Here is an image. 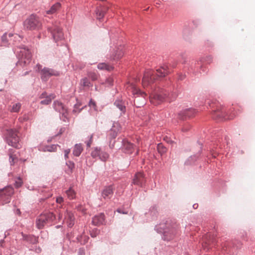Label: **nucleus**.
Listing matches in <instances>:
<instances>
[{"instance_id":"64","label":"nucleus","mask_w":255,"mask_h":255,"mask_svg":"<svg viewBox=\"0 0 255 255\" xmlns=\"http://www.w3.org/2000/svg\"><path fill=\"white\" fill-rule=\"evenodd\" d=\"M16 213L18 214V215H20V211L19 209H17L16 211Z\"/></svg>"},{"instance_id":"3","label":"nucleus","mask_w":255,"mask_h":255,"mask_svg":"<svg viewBox=\"0 0 255 255\" xmlns=\"http://www.w3.org/2000/svg\"><path fill=\"white\" fill-rule=\"evenodd\" d=\"M169 73V67L166 65L160 67L156 71L147 70L143 76L142 84L143 86H148L153 83L158 78L164 77Z\"/></svg>"},{"instance_id":"19","label":"nucleus","mask_w":255,"mask_h":255,"mask_svg":"<svg viewBox=\"0 0 255 255\" xmlns=\"http://www.w3.org/2000/svg\"><path fill=\"white\" fill-rule=\"evenodd\" d=\"M121 148L124 152L131 154L133 150L134 145L127 139H124L122 140V146Z\"/></svg>"},{"instance_id":"23","label":"nucleus","mask_w":255,"mask_h":255,"mask_svg":"<svg viewBox=\"0 0 255 255\" xmlns=\"http://www.w3.org/2000/svg\"><path fill=\"white\" fill-rule=\"evenodd\" d=\"M55 95L54 94H51L49 95H47V93L46 92H43L41 94V95L40 96V99H45L42 100L40 101V104L42 105H48L51 102L52 99H54Z\"/></svg>"},{"instance_id":"50","label":"nucleus","mask_w":255,"mask_h":255,"mask_svg":"<svg viewBox=\"0 0 255 255\" xmlns=\"http://www.w3.org/2000/svg\"><path fill=\"white\" fill-rule=\"evenodd\" d=\"M116 211L120 214H127L128 213V212L126 211L123 208H118L117 209Z\"/></svg>"},{"instance_id":"54","label":"nucleus","mask_w":255,"mask_h":255,"mask_svg":"<svg viewBox=\"0 0 255 255\" xmlns=\"http://www.w3.org/2000/svg\"><path fill=\"white\" fill-rule=\"evenodd\" d=\"M63 202V198L62 197H58L56 198V202L59 204H61Z\"/></svg>"},{"instance_id":"5","label":"nucleus","mask_w":255,"mask_h":255,"mask_svg":"<svg viewBox=\"0 0 255 255\" xmlns=\"http://www.w3.org/2000/svg\"><path fill=\"white\" fill-rule=\"evenodd\" d=\"M41 26L42 23L39 18L33 14L28 16L23 22V26L27 30H38Z\"/></svg>"},{"instance_id":"22","label":"nucleus","mask_w":255,"mask_h":255,"mask_svg":"<svg viewBox=\"0 0 255 255\" xmlns=\"http://www.w3.org/2000/svg\"><path fill=\"white\" fill-rule=\"evenodd\" d=\"M105 217L104 213L95 215L92 219V224L95 226H100L105 223Z\"/></svg>"},{"instance_id":"20","label":"nucleus","mask_w":255,"mask_h":255,"mask_svg":"<svg viewBox=\"0 0 255 255\" xmlns=\"http://www.w3.org/2000/svg\"><path fill=\"white\" fill-rule=\"evenodd\" d=\"M196 113L195 110L193 108L186 109L182 110L179 114V118L183 120L186 118H190Z\"/></svg>"},{"instance_id":"34","label":"nucleus","mask_w":255,"mask_h":255,"mask_svg":"<svg viewBox=\"0 0 255 255\" xmlns=\"http://www.w3.org/2000/svg\"><path fill=\"white\" fill-rule=\"evenodd\" d=\"M66 165L68 169L65 170V172L68 175H70L72 173L73 170L75 167V164L73 161H68L66 162Z\"/></svg>"},{"instance_id":"38","label":"nucleus","mask_w":255,"mask_h":255,"mask_svg":"<svg viewBox=\"0 0 255 255\" xmlns=\"http://www.w3.org/2000/svg\"><path fill=\"white\" fill-rule=\"evenodd\" d=\"M157 149L158 152L161 155H162L164 153H166L167 151L166 148L161 143H159L157 144Z\"/></svg>"},{"instance_id":"18","label":"nucleus","mask_w":255,"mask_h":255,"mask_svg":"<svg viewBox=\"0 0 255 255\" xmlns=\"http://www.w3.org/2000/svg\"><path fill=\"white\" fill-rule=\"evenodd\" d=\"M233 244L230 242H222L221 244V248L223 253H226L227 254H234L235 251V247H232Z\"/></svg>"},{"instance_id":"58","label":"nucleus","mask_w":255,"mask_h":255,"mask_svg":"<svg viewBox=\"0 0 255 255\" xmlns=\"http://www.w3.org/2000/svg\"><path fill=\"white\" fill-rule=\"evenodd\" d=\"M164 139L168 143H172L173 142V141L171 140V139H168V138L166 136L165 137H164Z\"/></svg>"},{"instance_id":"60","label":"nucleus","mask_w":255,"mask_h":255,"mask_svg":"<svg viewBox=\"0 0 255 255\" xmlns=\"http://www.w3.org/2000/svg\"><path fill=\"white\" fill-rule=\"evenodd\" d=\"M4 242V239H2L0 241V246L1 247H3V243Z\"/></svg>"},{"instance_id":"63","label":"nucleus","mask_w":255,"mask_h":255,"mask_svg":"<svg viewBox=\"0 0 255 255\" xmlns=\"http://www.w3.org/2000/svg\"><path fill=\"white\" fill-rule=\"evenodd\" d=\"M198 206V204H194L193 205V207L194 209H197Z\"/></svg>"},{"instance_id":"53","label":"nucleus","mask_w":255,"mask_h":255,"mask_svg":"<svg viewBox=\"0 0 255 255\" xmlns=\"http://www.w3.org/2000/svg\"><path fill=\"white\" fill-rule=\"evenodd\" d=\"M70 152V149H67L64 150V158L66 160L68 158V154H69Z\"/></svg>"},{"instance_id":"27","label":"nucleus","mask_w":255,"mask_h":255,"mask_svg":"<svg viewBox=\"0 0 255 255\" xmlns=\"http://www.w3.org/2000/svg\"><path fill=\"white\" fill-rule=\"evenodd\" d=\"M53 106L55 110L60 114L67 110L63 104L58 101H54Z\"/></svg>"},{"instance_id":"62","label":"nucleus","mask_w":255,"mask_h":255,"mask_svg":"<svg viewBox=\"0 0 255 255\" xmlns=\"http://www.w3.org/2000/svg\"><path fill=\"white\" fill-rule=\"evenodd\" d=\"M41 250L39 247L36 248L35 249V252L37 253H39L41 252Z\"/></svg>"},{"instance_id":"10","label":"nucleus","mask_w":255,"mask_h":255,"mask_svg":"<svg viewBox=\"0 0 255 255\" xmlns=\"http://www.w3.org/2000/svg\"><path fill=\"white\" fill-rule=\"evenodd\" d=\"M59 24V22H55L51 27L48 28V31L50 32L54 40L56 43L64 39L62 29Z\"/></svg>"},{"instance_id":"8","label":"nucleus","mask_w":255,"mask_h":255,"mask_svg":"<svg viewBox=\"0 0 255 255\" xmlns=\"http://www.w3.org/2000/svg\"><path fill=\"white\" fill-rule=\"evenodd\" d=\"M132 92L134 96V105L137 108L143 106L146 103V94L141 92L134 86L132 87Z\"/></svg>"},{"instance_id":"57","label":"nucleus","mask_w":255,"mask_h":255,"mask_svg":"<svg viewBox=\"0 0 255 255\" xmlns=\"http://www.w3.org/2000/svg\"><path fill=\"white\" fill-rule=\"evenodd\" d=\"M14 158L12 157L11 155H9V162L10 163L11 165H12L14 164Z\"/></svg>"},{"instance_id":"33","label":"nucleus","mask_w":255,"mask_h":255,"mask_svg":"<svg viewBox=\"0 0 255 255\" xmlns=\"http://www.w3.org/2000/svg\"><path fill=\"white\" fill-rule=\"evenodd\" d=\"M82 150L83 148L81 144L80 143L76 144L73 150V154L75 156L78 157L81 154Z\"/></svg>"},{"instance_id":"41","label":"nucleus","mask_w":255,"mask_h":255,"mask_svg":"<svg viewBox=\"0 0 255 255\" xmlns=\"http://www.w3.org/2000/svg\"><path fill=\"white\" fill-rule=\"evenodd\" d=\"M149 214L154 218L156 217L157 214V207L156 206L151 207L149 211Z\"/></svg>"},{"instance_id":"9","label":"nucleus","mask_w":255,"mask_h":255,"mask_svg":"<svg viewBox=\"0 0 255 255\" xmlns=\"http://www.w3.org/2000/svg\"><path fill=\"white\" fill-rule=\"evenodd\" d=\"M218 241L215 237L211 234L205 235L202 240V247L203 250L205 251H209L212 250L216 245Z\"/></svg>"},{"instance_id":"45","label":"nucleus","mask_w":255,"mask_h":255,"mask_svg":"<svg viewBox=\"0 0 255 255\" xmlns=\"http://www.w3.org/2000/svg\"><path fill=\"white\" fill-rule=\"evenodd\" d=\"M100 233V231L97 228H95L90 231V234L92 238L96 237Z\"/></svg>"},{"instance_id":"26","label":"nucleus","mask_w":255,"mask_h":255,"mask_svg":"<svg viewBox=\"0 0 255 255\" xmlns=\"http://www.w3.org/2000/svg\"><path fill=\"white\" fill-rule=\"evenodd\" d=\"M107 10V7L103 6H100L96 8V10L95 11L96 14L97 16V18L99 20L102 19L104 16V15Z\"/></svg>"},{"instance_id":"17","label":"nucleus","mask_w":255,"mask_h":255,"mask_svg":"<svg viewBox=\"0 0 255 255\" xmlns=\"http://www.w3.org/2000/svg\"><path fill=\"white\" fill-rule=\"evenodd\" d=\"M64 220L67 225L68 227L72 228L75 224V217L74 214L70 211L66 210L64 214Z\"/></svg>"},{"instance_id":"42","label":"nucleus","mask_w":255,"mask_h":255,"mask_svg":"<svg viewBox=\"0 0 255 255\" xmlns=\"http://www.w3.org/2000/svg\"><path fill=\"white\" fill-rule=\"evenodd\" d=\"M88 76L92 81H96L98 79V75L94 72H89L88 73Z\"/></svg>"},{"instance_id":"21","label":"nucleus","mask_w":255,"mask_h":255,"mask_svg":"<svg viewBox=\"0 0 255 255\" xmlns=\"http://www.w3.org/2000/svg\"><path fill=\"white\" fill-rule=\"evenodd\" d=\"M144 182L145 179L142 173L138 172L135 174L133 179V184L142 187L143 186Z\"/></svg>"},{"instance_id":"44","label":"nucleus","mask_w":255,"mask_h":255,"mask_svg":"<svg viewBox=\"0 0 255 255\" xmlns=\"http://www.w3.org/2000/svg\"><path fill=\"white\" fill-rule=\"evenodd\" d=\"M80 104H76L74 105V109L73 110L72 112L74 114H77L81 112V111L83 109V107L80 108Z\"/></svg>"},{"instance_id":"6","label":"nucleus","mask_w":255,"mask_h":255,"mask_svg":"<svg viewBox=\"0 0 255 255\" xmlns=\"http://www.w3.org/2000/svg\"><path fill=\"white\" fill-rule=\"evenodd\" d=\"M55 219V215L51 212L41 214L36 220V227L38 229H41L45 225L51 224Z\"/></svg>"},{"instance_id":"1","label":"nucleus","mask_w":255,"mask_h":255,"mask_svg":"<svg viewBox=\"0 0 255 255\" xmlns=\"http://www.w3.org/2000/svg\"><path fill=\"white\" fill-rule=\"evenodd\" d=\"M178 225L171 220L161 222L155 226V230L162 234L161 238L163 240L170 241L174 239L178 233Z\"/></svg>"},{"instance_id":"37","label":"nucleus","mask_w":255,"mask_h":255,"mask_svg":"<svg viewBox=\"0 0 255 255\" xmlns=\"http://www.w3.org/2000/svg\"><path fill=\"white\" fill-rule=\"evenodd\" d=\"M101 149L98 147H96L94 148V149L91 152V155L93 158H96L97 157L99 158L100 156V154L101 153Z\"/></svg>"},{"instance_id":"49","label":"nucleus","mask_w":255,"mask_h":255,"mask_svg":"<svg viewBox=\"0 0 255 255\" xmlns=\"http://www.w3.org/2000/svg\"><path fill=\"white\" fill-rule=\"evenodd\" d=\"M89 105L90 107L93 108L95 110H96V104L95 101L91 99L89 103Z\"/></svg>"},{"instance_id":"12","label":"nucleus","mask_w":255,"mask_h":255,"mask_svg":"<svg viewBox=\"0 0 255 255\" xmlns=\"http://www.w3.org/2000/svg\"><path fill=\"white\" fill-rule=\"evenodd\" d=\"M209 106L212 109L213 117L221 119L224 117L225 112L222 110L221 104L217 101H212L209 103Z\"/></svg>"},{"instance_id":"46","label":"nucleus","mask_w":255,"mask_h":255,"mask_svg":"<svg viewBox=\"0 0 255 255\" xmlns=\"http://www.w3.org/2000/svg\"><path fill=\"white\" fill-rule=\"evenodd\" d=\"M60 114L61 115H61L60 116V118L61 120H62L64 122H66L68 119L67 111L66 110L65 111H64L63 112L60 113Z\"/></svg>"},{"instance_id":"43","label":"nucleus","mask_w":255,"mask_h":255,"mask_svg":"<svg viewBox=\"0 0 255 255\" xmlns=\"http://www.w3.org/2000/svg\"><path fill=\"white\" fill-rule=\"evenodd\" d=\"M197 156L195 155L191 156L185 161V164L186 165L191 164L193 162H195L197 160Z\"/></svg>"},{"instance_id":"2","label":"nucleus","mask_w":255,"mask_h":255,"mask_svg":"<svg viewBox=\"0 0 255 255\" xmlns=\"http://www.w3.org/2000/svg\"><path fill=\"white\" fill-rule=\"evenodd\" d=\"M172 88H158L154 91L150 96V102L155 105H158L166 100L169 101L174 100L177 95L172 92Z\"/></svg>"},{"instance_id":"61","label":"nucleus","mask_w":255,"mask_h":255,"mask_svg":"<svg viewBox=\"0 0 255 255\" xmlns=\"http://www.w3.org/2000/svg\"><path fill=\"white\" fill-rule=\"evenodd\" d=\"M212 57L211 56H209L207 57L206 61L208 62H210L211 61Z\"/></svg>"},{"instance_id":"55","label":"nucleus","mask_w":255,"mask_h":255,"mask_svg":"<svg viewBox=\"0 0 255 255\" xmlns=\"http://www.w3.org/2000/svg\"><path fill=\"white\" fill-rule=\"evenodd\" d=\"M190 128V125H186V126H185L184 127H183L182 128V131H188L189 130Z\"/></svg>"},{"instance_id":"16","label":"nucleus","mask_w":255,"mask_h":255,"mask_svg":"<svg viewBox=\"0 0 255 255\" xmlns=\"http://www.w3.org/2000/svg\"><path fill=\"white\" fill-rule=\"evenodd\" d=\"M115 188L113 185L105 186L101 192V196L105 200L110 199L113 195Z\"/></svg>"},{"instance_id":"30","label":"nucleus","mask_w":255,"mask_h":255,"mask_svg":"<svg viewBox=\"0 0 255 255\" xmlns=\"http://www.w3.org/2000/svg\"><path fill=\"white\" fill-rule=\"evenodd\" d=\"M119 131V124L118 123H114L113 127L110 130L109 135L112 138H115L117 136Z\"/></svg>"},{"instance_id":"35","label":"nucleus","mask_w":255,"mask_h":255,"mask_svg":"<svg viewBox=\"0 0 255 255\" xmlns=\"http://www.w3.org/2000/svg\"><path fill=\"white\" fill-rule=\"evenodd\" d=\"M66 193L67 197L70 200H72L76 197V193L72 188H70L68 190H67L66 191Z\"/></svg>"},{"instance_id":"29","label":"nucleus","mask_w":255,"mask_h":255,"mask_svg":"<svg viewBox=\"0 0 255 255\" xmlns=\"http://www.w3.org/2000/svg\"><path fill=\"white\" fill-rule=\"evenodd\" d=\"M97 68L99 70H106L108 71H111L114 69V67L113 65L105 62L100 63L98 64L97 65Z\"/></svg>"},{"instance_id":"13","label":"nucleus","mask_w":255,"mask_h":255,"mask_svg":"<svg viewBox=\"0 0 255 255\" xmlns=\"http://www.w3.org/2000/svg\"><path fill=\"white\" fill-rule=\"evenodd\" d=\"M14 193L13 188L11 186H7L0 189V200L2 204L10 202V198Z\"/></svg>"},{"instance_id":"32","label":"nucleus","mask_w":255,"mask_h":255,"mask_svg":"<svg viewBox=\"0 0 255 255\" xmlns=\"http://www.w3.org/2000/svg\"><path fill=\"white\" fill-rule=\"evenodd\" d=\"M61 7V4L59 2H56L54 4H53L49 10L46 11V13L47 14H53L55 13Z\"/></svg>"},{"instance_id":"15","label":"nucleus","mask_w":255,"mask_h":255,"mask_svg":"<svg viewBox=\"0 0 255 255\" xmlns=\"http://www.w3.org/2000/svg\"><path fill=\"white\" fill-rule=\"evenodd\" d=\"M13 36H14V39H21L20 36L18 34H13L11 33H9L8 34H7V33H5L1 37V42L0 46H8L9 44V42L12 40V37Z\"/></svg>"},{"instance_id":"4","label":"nucleus","mask_w":255,"mask_h":255,"mask_svg":"<svg viewBox=\"0 0 255 255\" xmlns=\"http://www.w3.org/2000/svg\"><path fill=\"white\" fill-rule=\"evenodd\" d=\"M36 71L40 75V78L42 82H47L51 76H58L60 72L54 69L44 67L42 68V65L37 64L36 66Z\"/></svg>"},{"instance_id":"56","label":"nucleus","mask_w":255,"mask_h":255,"mask_svg":"<svg viewBox=\"0 0 255 255\" xmlns=\"http://www.w3.org/2000/svg\"><path fill=\"white\" fill-rule=\"evenodd\" d=\"M64 131H65V128H61L60 129L58 133L56 134V135H59L61 134L62 133H63L64 132Z\"/></svg>"},{"instance_id":"59","label":"nucleus","mask_w":255,"mask_h":255,"mask_svg":"<svg viewBox=\"0 0 255 255\" xmlns=\"http://www.w3.org/2000/svg\"><path fill=\"white\" fill-rule=\"evenodd\" d=\"M185 78V75L181 74L178 76V79L180 80H183Z\"/></svg>"},{"instance_id":"11","label":"nucleus","mask_w":255,"mask_h":255,"mask_svg":"<svg viewBox=\"0 0 255 255\" xmlns=\"http://www.w3.org/2000/svg\"><path fill=\"white\" fill-rule=\"evenodd\" d=\"M123 55V47L122 46H115V48L111 46L110 53L107 55V58L111 61L116 62L120 59Z\"/></svg>"},{"instance_id":"7","label":"nucleus","mask_w":255,"mask_h":255,"mask_svg":"<svg viewBox=\"0 0 255 255\" xmlns=\"http://www.w3.org/2000/svg\"><path fill=\"white\" fill-rule=\"evenodd\" d=\"M17 130L15 129H8L5 133V138L7 144L16 148H19V137L17 134Z\"/></svg>"},{"instance_id":"52","label":"nucleus","mask_w":255,"mask_h":255,"mask_svg":"<svg viewBox=\"0 0 255 255\" xmlns=\"http://www.w3.org/2000/svg\"><path fill=\"white\" fill-rule=\"evenodd\" d=\"M92 138H93V135H91L89 140L86 142V145H87V147H90L91 146V144L92 142Z\"/></svg>"},{"instance_id":"40","label":"nucleus","mask_w":255,"mask_h":255,"mask_svg":"<svg viewBox=\"0 0 255 255\" xmlns=\"http://www.w3.org/2000/svg\"><path fill=\"white\" fill-rule=\"evenodd\" d=\"M58 146L57 144H52L51 145L47 146L45 147L44 151L49 152H53L56 150L57 147Z\"/></svg>"},{"instance_id":"51","label":"nucleus","mask_w":255,"mask_h":255,"mask_svg":"<svg viewBox=\"0 0 255 255\" xmlns=\"http://www.w3.org/2000/svg\"><path fill=\"white\" fill-rule=\"evenodd\" d=\"M78 255H85V251L84 248H80L78 250Z\"/></svg>"},{"instance_id":"25","label":"nucleus","mask_w":255,"mask_h":255,"mask_svg":"<svg viewBox=\"0 0 255 255\" xmlns=\"http://www.w3.org/2000/svg\"><path fill=\"white\" fill-rule=\"evenodd\" d=\"M114 106L119 109L121 111V114H123L126 113V107L125 102L120 99L116 100L114 102Z\"/></svg>"},{"instance_id":"14","label":"nucleus","mask_w":255,"mask_h":255,"mask_svg":"<svg viewBox=\"0 0 255 255\" xmlns=\"http://www.w3.org/2000/svg\"><path fill=\"white\" fill-rule=\"evenodd\" d=\"M21 53V57L18 60L16 64H20L22 66H25L29 64L31 60V54L29 51L24 47L23 51H20Z\"/></svg>"},{"instance_id":"28","label":"nucleus","mask_w":255,"mask_h":255,"mask_svg":"<svg viewBox=\"0 0 255 255\" xmlns=\"http://www.w3.org/2000/svg\"><path fill=\"white\" fill-rule=\"evenodd\" d=\"M89 237L86 235L84 232L81 235H78L77 238V242L80 243L81 245H84L88 243Z\"/></svg>"},{"instance_id":"47","label":"nucleus","mask_w":255,"mask_h":255,"mask_svg":"<svg viewBox=\"0 0 255 255\" xmlns=\"http://www.w3.org/2000/svg\"><path fill=\"white\" fill-rule=\"evenodd\" d=\"M114 80L112 77H108L106 79L105 84L108 86H111L113 85Z\"/></svg>"},{"instance_id":"39","label":"nucleus","mask_w":255,"mask_h":255,"mask_svg":"<svg viewBox=\"0 0 255 255\" xmlns=\"http://www.w3.org/2000/svg\"><path fill=\"white\" fill-rule=\"evenodd\" d=\"M109 157V155L107 152L105 151H101V153L100 154L99 158L102 161H105L107 160Z\"/></svg>"},{"instance_id":"48","label":"nucleus","mask_w":255,"mask_h":255,"mask_svg":"<svg viewBox=\"0 0 255 255\" xmlns=\"http://www.w3.org/2000/svg\"><path fill=\"white\" fill-rule=\"evenodd\" d=\"M22 184V182L21 179L19 177H18L17 179V180L15 181L14 186L16 188H18L21 186Z\"/></svg>"},{"instance_id":"31","label":"nucleus","mask_w":255,"mask_h":255,"mask_svg":"<svg viewBox=\"0 0 255 255\" xmlns=\"http://www.w3.org/2000/svg\"><path fill=\"white\" fill-rule=\"evenodd\" d=\"M21 108V104L19 102L12 103L9 110L11 113H18Z\"/></svg>"},{"instance_id":"36","label":"nucleus","mask_w":255,"mask_h":255,"mask_svg":"<svg viewBox=\"0 0 255 255\" xmlns=\"http://www.w3.org/2000/svg\"><path fill=\"white\" fill-rule=\"evenodd\" d=\"M81 85L83 87H92V84L89 81L86 77L83 78L81 80Z\"/></svg>"},{"instance_id":"24","label":"nucleus","mask_w":255,"mask_h":255,"mask_svg":"<svg viewBox=\"0 0 255 255\" xmlns=\"http://www.w3.org/2000/svg\"><path fill=\"white\" fill-rule=\"evenodd\" d=\"M21 234L22 237V239L30 244H35L38 242V238L36 236L34 235H25L22 232Z\"/></svg>"}]
</instances>
